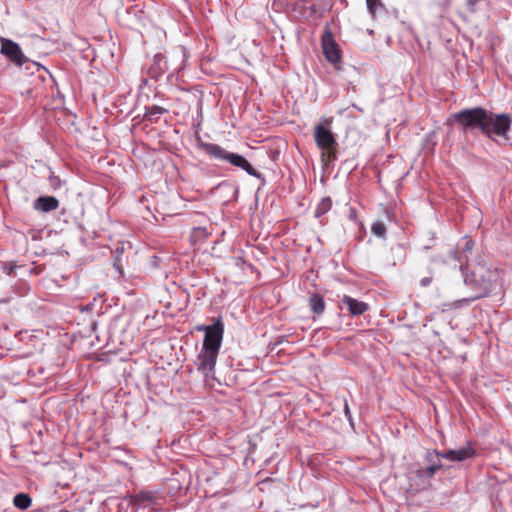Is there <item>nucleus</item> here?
Instances as JSON below:
<instances>
[{"label":"nucleus","instance_id":"f257e3e1","mask_svg":"<svg viewBox=\"0 0 512 512\" xmlns=\"http://www.w3.org/2000/svg\"><path fill=\"white\" fill-rule=\"evenodd\" d=\"M453 120L464 132L479 130L491 140L495 136L508 140L512 116L507 113L495 114L483 107L462 109L452 115Z\"/></svg>","mask_w":512,"mask_h":512},{"label":"nucleus","instance_id":"f03ea898","mask_svg":"<svg viewBox=\"0 0 512 512\" xmlns=\"http://www.w3.org/2000/svg\"><path fill=\"white\" fill-rule=\"evenodd\" d=\"M184 65L183 50L174 51L169 55L156 53L153 62L148 68V75L153 79L160 78L165 73L174 74L182 69Z\"/></svg>","mask_w":512,"mask_h":512},{"label":"nucleus","instance_id":"7ed1b4c3","mask_svg":"<svg viewBox=\"0 0 512 512\" xmlns=\"http://www.w3.org/2000/svg\"><path fill=\"white\" fill-rule=\"evenodd\" d=\"M202 147L209 156L219 160L227 161L231 165L243 169L251 176H260L257 170L254 169L252 165L243 156L236 153L228 152L220 145L214 143H204L202 144Z\"/></svg>","mask_w":512,"mask_h":512},{"label":"nucleus","instance_id":"20e7f679","mask_svg":"<svg viewBox=\"0 0 512 512\" xmlns=\"http://www.w3.org/2000/svg\"><path fill=\"white\" fill-rule=\"evenodd\" d=\"M474 455L475 450L470 446H466L458 450H448L445 452L432 450L426 452L425 461L429 464L427 467L436 466L438 472L442 468V464L440 462L441 458L447 459L452 462H459L471 458Z\"/></svg>","mask_w":512,"mask_h":512},{"label":"nucleus","instance_id":"39448f33","mask_svg":"<svg viewBox=\"0 0 512 512\" xmlns=\"http://www.w3.org/2000/svg\"><path fill=\"white\" fill-rule=\"evenodd\" d=\"M470 271L466 279L481 289L488 290L493 282L497 280V271L492 270L486 264L477 263L469 267Z\"/></svg>","mask_w":512,"mask_h":512},{"label":"nucleus","instance_id":"423d86ee","mask_svg":"<svg viewBox=\"0 0 512 512\" xmlns=\"http://www.w3.org/2000/svg\"><path fill=\"white\" fill-rule=\"evenodd\" d=\"M323 54L328 62L337 66L342 60L341 50L336 43L332 31L326 27L321 37Z\"/></svg>","mask_w":512,"mask_h":512},{"label":"nucleus","instance_id":"0eeeda50","mask_svg":"<svg viewBox=\"0 0 512 512\" xmlns=\"http://www.w3.org/2000/svg\"><path fill=\"white\" fill-rule=\"evenodd\" d=\"M223 335L224 324L222 320L218 318L212 325H207L202 348L219 352L223 340Z\"/></svg>","mask_w":512,"mask_h":512},{"label":"nucleus","instance_id":"6e6552de","mask_svg":"<svg viewBox=\"0 0 512 512\" xmlns=\"http://www.w3.org/2000/svg\"><path fill=\"white\" fill-rule=\"evenodd\" d=\"M218 354V351L201 348L195 364L197 370L200 371L205 377L210 376L214 372Z\"/></svg>","mask_w":512,"mask_h":512},{"label":"nucleus","instance_id":"1a4fd4ad","mask_svg":"<svg viewBox=\"0 0 512 512\" xmlns=\"http://www.w3.org/2000/svg\"><path fill=\"white\" fill-rule=\"evenodd\" d=\"M314 140L317 146L323 151L333 153V149L337 147L333 133L321 124L316 125L314 128Z\"/></svg>","mask_w":512,"mask_h":512},{"label":"nucleus","instance_id":"9d476101","mask_svg":"<svg viewBox=\"0 0 512 512\" xmlns=\"http://www.w3.org/2000/svg\"><path fill=\"white\" fill-rule=\"evenodd\" d=\"M437 473V467L418 468L410 477V486L416 490H424L430 486V479Z\"/></svg>","mask_w":512,"mask_h":512},{"label":"nucleus","instance_id":"9b49d317","mask_svg":"<svg viewBox=\"0 0 512 512\" xmlns=\"http://www.w3.org/2000/svg\"><path fill=\"white\" fill-rule=\"evenodd\" d=\"M1 53L17 65H22L26 61L20 46L9 39L1 40Z\"/></svg>","mask_w":512,"mask_h":512},{"label":"nucleus","instance_id":"f8f14e48","mask_svg":"<svg viewBox=\"0 0 512 512\" xmlns=\"http://www.w3.org/2000/svg\"><path fill=\"white\" fill-rule=\"evenodd\" d=\"M293 11L298 13L300 18L309 19L318 12V5L315 0H296Z\"/></svg>","mask_w":512,"mask_h":512},{"label":"nucleus","instance_id":"ddd939ff","mask_svg":"<svg viewBox=\"0 0 512 512\" xmlns=\"http://www.w3.org/2000/svg\"><path fill=\"white\" fill-rule=\"evenodd\" d=\"M342 302L347 306L348 311L352 316L362 315L369 309V305L367 303L354 299L348 295L343 296Z\"/></svg>","mask_w":512,"mask_h":512},{"label":"nucleus","instance_id":"4468645a","mask_svg":"<svg viewBox=\"0 0 512 512\" xmlns=\"http://www.w3.org/2000/svg\"><path fill=\"white\" fill-rule=\"evenodd\" d=\"M59 207V201L53 196H40L34 203V208L43 212H50Z\"/></svg>","mask_w":512,"mask_h":512},{"label":"nucleus","instance_id":"2eb2a0df","mask_svg":"<svg viewBox=\"0 0 512 512\" xmlns=\"http://www.w3.org/2000/svg\"><path fill=\"white\" fill-rule=\"evenodd\" d=\"M309 306L314 314L322 315L325 311V301L320 294H313L309 299Z\"/></svg>","mask_w":512,"mask_h":512},{"label":"nucleus","instance_id":"dca6fc26","mask_svg":"<svg viewBox=\"0 0 512 512\" xmlns=\"http://www.w3.org/2000/svg\"><path fill=\"white\" fill-rule=\"evenodd\" d=\"M13 504L21 510H26L31 506L32 499L28 494L19 493L13 498Z\"/></svg>","mask_w":512,"mask_h":512},{"label":"nucleus","instance_id":"f3484780","mask_svg":"<svg viewBox=\"0 0 512 512\" xmlns=\"http://www.w3.org/2000/svg\"><path fill=\"white\" fill-rule=\"evenodd\" d=\"M332 207V200L330 197L323 198L316 208V216L319 217L325 213H327Z\"/></svg>","mask_w":512,"mask_h":512},{"label":"nucleus","instance_id":"a211bd4d","mask_svg":"<svg viewBox=\"0 0 512 512\" xmlns=\"http://www.w3.org/2000/svg\"><path fill=\"white\" fill-rule=\"evenodd\" d=\"M371 231L377 237L385 238L386 236V227L385 224L381 221L374 222L371 226Z\"/></svg>","mask_w":512,"mask_h":512},{"label":"nucleus","instance_id":"6ab92c4d","mask_svg":"<svg viewBox=\"0 0 512 512\" xmlns=\"http://www.w3.org/2000/svg\"><path fill=\"white\" fill-rule=\"evenodd\" d=\"M149 500H151V496L148 493L144 492L131 496V502L133 504H139Z\"/></svg>","mask_w":512,"mask_h":512},{"label":"nucleus","instance_id":"aec40b11","mask_svg":"<svg viewBox=\"0 0 512 512\" xmlns=\"http://www.w3.org/2000/svg\"><path fill=\"white\" fill-rule=\"evenodd\" d=\"M366 4L372 16L376 14L377 7L382 5L380 0H366Z\"/></svg>","mask_w":512,"mask_h":512},{"label":"nucleus","instance_id":"412c9836","mask_svg":"<svg viewBox=\"0 0 512 512\" xmlns=\"http://www.w3.org/2000/svg\"><path fill=\"white\" fill-rule=\"evenodd\" d=\"M474 242L471 239H464V244L462 246L463 252H470L473 249Z\"/></svg>","mask_w":512,"mask_h":512},{"label":"nucleus","instance_id":"4be33fe9","mask_svg":"<svg viewBox=\"0 0 512 512\" xmlns=\"http://www.w3.org/2000/svg\"><path fill=\"white\" fill-rule=\"evenodd\" d=\"M167 110L164 109L163 107H160V106H152L151 108H149V114L150 115H154V114H164L166 113Z\"/></svg>","mask_w":512,"mask_h":512},{"label":"nucleus","instance_id":"5701e85b","mask_svg":"<svg viewBox=\"0 0 512 512\" xmlns=\"http://www.w3.org/2000/svg\"><path fill=\"white\" fill-rule=\"evenodd\" d=\"M432 283V276L424 277L420 280V285L422 287H427Z\"/></svg>","mask_w":512,"mask_h":512},{"label":"nucleus","instance_id":"b1692460","mask_svg":"<svg viewBox=\"0 0 512 512\" xmlns=\"http://www.w3.org/2000/svg\"><path fill=\"white\" fill-rule=\"evenodd\" d=\"M344 413H345V416L351 420L352 418V415H351V411H350V408H349V404H348V401L345 399L344 400Z\"/></svg>","mask_w":512,"mask_h":512},{"label":"nucleus","instance_id":"393cba45","mask_svg":"<svg viewBox=\"0 0 512 512\" xmlns=\"http://www.w3.org/2000/svg\"><path fill=\"white\" fill-rule=\"evenodd\" d=\"M326 155L328 159H335L336 158V147L333 149V153H330V151H326Z\"/></svg>","mask_w":512,"mask_h":512},{"label":"nucleus","instance_id":"a878e982","mask_svg":"<svg viewBox=\"0 0 512 512\" xmlns=\"http://www.w3.org/2000/svg\"><path fill=\"white\" fill-rule=\"evenodd\" d=\"M385 213H386L387 218H388L389 220H392V219H393L394 214H393V211H392L391 209L386 208V209H385Z\"/></svg>","mask_w":512,"mask_h":512},{"label":"nucleus","instance_id":"bb28decb","mask_svg":"<svg viewBox=\"0 0 512 512\" xmlns=\"http://www.w3.org/2000/svg\"><path fill=\"white\" fill-rule=\"evenodd\" d=\"M207 328V326L205 325H198L196 326V330L197 331H203L205 333V329Z\"/></svg>","mask_w":512,"mask_h":512},{"label":"nucleus","instance_id":"cd10ccee","mask_svg":"<svg viewBox=\"0 0 512 512\" xmlns=\"http://www.w3.org/2000/svg\"><path fill=\"white\" fill-rule=\"evenodd\" d=\"M61 512H69V511H67V510H62Z\"/></svg>","mask_w":512,"mask_h":512}]
</instances>
